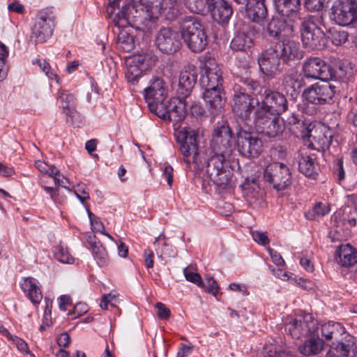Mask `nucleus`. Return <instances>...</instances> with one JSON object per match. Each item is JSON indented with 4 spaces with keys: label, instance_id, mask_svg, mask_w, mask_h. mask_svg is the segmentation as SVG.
<instances>
[{
    "label": "nucleus",
    "instance_id": "obj_1",
    "mask_svg": "<svg viewBox=\"0 0 357 357\" xmlns=\"http://www.w3.org/2000/svg\"><path fill=\"white\" fill-rule=\"evenodd\" d=\"M199 129L184 128L177 134L179 150L183 161L190 166L195 165V169H201L206 163V173L209 179L222 190L232 187L233 172L226 158L229 157L234 147V140L230 128L222 126L215 130L211 141L209 157L199 147Z\"/></svg>",
    "mask_w": 357,
    "mask_h": 357
},
{
    "label": "nucleus",
    "instance_id": "obj_2",
    "mask_svg": "<svg viewBox=\"0 0 357 357\" xmlns=\"http://www.w3.org/2000/svg\"><path fill=\"white\" fill-rule=\"evenodd\" d=\"M319 328L324 343L330 347L325 357H355L357 347L354 337L340 323L330 321Z\"/></svg>",
    "mask_w": 357,
    "mask_h": 357
},
{
    "label": "nucleus",
    "instance_id": "obj_3",
    "mask_svg": "<svg viewBox=\"0 0 357 357\" xmlns=\"http://www.w3.org/2000/svg\"><path fill=\"white\" fill-rule=\"evenodd\" d=\"M253 121L257 130L269 137L282 133L284 125L280 118L263 101L256 100L253 109Z\"/></svg>",
    "mask_w": 357,
    "mask_h": 357
},
{
    "label": "nucleus",
    "instance_id": "obj_4",
    "mask_svg": "<svg viewBox=\"0 0 357 357\" xmlns=\"http://www.w3.org/2000/svg\"><path fill=\"white\" fill-rule=\"evenodd\" d=\"M181 36L187 46L194 52H200L207 44V36L202 25L192 17H185L180 22Z\"/></svg>",
    "mask_w": 357,
    "mask_h": 357
},
{
    "label": "nucleus",
    "instance_id": "obj_5",
    "mask_svg": "<svg viewBox=\"0 0 357 357\" xmlns=\"http://www.w3.org/2000/svg\"><path fill=\"white\" fill-rule=\"evenodd\" d=\"M319 17L307 15L301 19V33L303 45L310 49H319L325 45L324 32L318 27Z\"/></svg>",
    "mask_w": 357,
    "mask_h": 357
},
{
    "label": "nucleus",
    "instance_id": "obj_6",
    "mask_svg": "<svg viewBox=\"0 0 357 357\" xmlns=\"http://www.w3.org/2000/svg\"><path fill=\"white\" fill-rule=\"evenodd\" d=\"M331 18L340 26L357 29V4L352 0H336L331 7Z\"/></svg>",
    "mask_w": 357,
    "mask_h": 357
},
{
    "label": "nucleus",
    "instance_id": "obj_7",
    "mask_svg": "<svg viewBox=\"0 0 357 357\" xmlns=\"http://www.w3.org/2000/svg\"><path fill=\"white\" fill-rule=\"evenodd\" d=\"M264 179L273 184L278 191L283 190L291 183V174L289 167L282 162H272L264 171Z\"/></svg>",
    "mask_w": 357,
    "mask_h": 357
},
{
    "label": "nucleus",
    "instance_id": "obj_8",
    "mask_svg": "<svg viewBox=\"0 0 357 357\" xmlns=\"http://www.w3.org/2000/svg\"><path fill=\"white\" fill-rule=\"evenodd\" d=\"M304 77L307 79L331 80L335 78V72L331 66L319 57H310L303 65Z\"/></svg>",
    "mask_w": 357,
    "mask_h": 357
},
{
    "label": "nucleus",
    "instance_id": "obj_9",
    "mask_svg": "<svg viewBox=\"0 0 357 357\" xmlns=\"http://www.w3.org/2000/svg\"><path fill=\"white\" fill-rule=\"evenodd\" d=\"M335 93V86L324 81L317 82L305 89L303 96L305 100L313 105H324L329 102Z\"/></svg>",
    "mask_w": 357,
    "mask_h": 357
},
{
    "label": "nucleus",
    "instance_id": "obj_10",
    "mask_svg": "<svg viewBox=\"0 0 357 357\" xmlns=\"http://www.w3.org/2000/svg\"><path fill=\"white\" fill-rule=\"evenodd\" d=\"M54 26V17L50 11H41L38 13L32 28L31 38L36 43H43L50 38Z\"/></svg>",
    "mask_w": 357,
    "mask_h": 357
},
{
    "label": "nucleus",
    "instance_id": "obj_11",
    "mask_svg": "<svg viewBox=\"0 0 357 357\" xmlns=\"http://www.w3.org/2000/svg\"><path fill=\"white\" fill-rule=\"evenodd\" d=\"M281 57L276 48L272 44L258 59V63L261 73L269 78L275 77L280 73Z\"/></svg>",
    "mask_w": 357,
    "mask_h": 357
},
{
    "label": "nucleus",
    "instance_id": "obj_12",
    "mask_svg": "<svg viewBox=\"0 0 357 357\" xmlns=\"http://www.w3.org/2000/svg\"><path fill=\"white\" fill-rule=\"evenodd\" d=\"M239 152L245 157H257L263 151V142L255 135L241 132L238 137Z\"/></svg>",
    "mask_w": 357,
    "mask_h": 357
},
{
    "label": "nucleus",
    "instance_id": "obj_13",
    "mask_svg": "<svg viewBox=\"0 0 357 357\" xmlns=\"http://www.w3.org/2000/svg\"><path fill=\"white\" fill-rule=\"evenodd\" d=\"M155 44L161 52L166 54L177 52L181 46L178 33L170 28H162L158 31Z\"/></svg>",
    "mask_w": 357,
    "mask_h": 357
},
{
    "label": "nucleus",
    "instance_id": "obj_14",
    "mask_svg": "<svg viewBox=\"0 0 357 357\" xmlns=\"http://www.w3.org/2000/svg\"><path fill=\"white\" fill-rule=\"evenodd\" d=\"M255 101L245 92L235 93L232 101V111L242 121L248 120L255 107Z\"/></svg>",
    "mask_w": 357,
    "mask_h": 357
},
{
    "label": "nucleus",
    "instance_id": "obj_15",
    "mask_svg": "<svg viewBox=\"0 0 357 357\" xmlns=\"http://www.w3.org/2000/svg\"><path fill=\"white\" fill-rule=\"evenodd\" d=\"M205 75L201 82L205 88H222V73L219 65L214 59H208L204 63Z\"/></svg>",
    "mask_w": 357,
    "mask_h": 357
},
{
    "label": "nucleus",
    "instance_id": "obj_16",
    "mask_svg": "<svg viewBox=\"0 0 357 357\" xmlns=\"http://www.w3.org/2000/svg\"><path fill=\"white\" fill-rule=\"evenodd\" d=\"M282 60L288 63L291 61L301 59L303 52L300 50V44L291 38H284L273 44Z\"/></svg>",
    "mask_w": 357,
    "mask_h": 357
},
{
    "label": "nucleus",
    "instance_id": "obj_17",
    "mask_svg": "<svg viewBox=\"0 0 357 357\" xmlns=\"http://www.w3.org/2000/svg\"><path fill=\"white\" fill-rule=\"evenodd\" d=\"M148 57L146 54H137L127 59L126 77L129 82H136L143 72L148 68Z\"/></svg>",
    "mask_w": 357,
    "mask_h": 357
},
{
    "label": "nucleus",
    "instance_id": "obj_18",
    "mask_svg": "<svg viewBox=\"0 0 357 357\" xmlns=\"http://www.w3.org/2000/svg\"><path fill=\"white\" fill-rule=\"evenodd\" d=\"M208 12L211 13L214 21L224 25L229 22L233 13V8L225 0H210Z\"/></svg>",
    "mask_w": 357,
    "mask_h": 357
},
{
    "label": "nucleus",
    "instance_id": "obj_19",
    "mask_svg": "<svg viewBox=\"0 0 357 357\" xmlns=\"http://www.w3.org/2000/svg\"><path fill=\"white\" fill-rule=\"evenodd\" d=\"M277 116L280 115L288 109V101L285 96L278 91L266 89L264 91V99L261 100Z\"/></svg>",
    "mask_w": 357,
    "mask_h": 357
},
{
    "label": "nucleus",
    "instance_id": "obj_20",
    "mask_svg": "<svg viewBox=\"0 0 357 357\" xmlns=\"http://www.w3.org/2000/svg\"><path fill=\"white\" fill-rule=\"evenodd\" d=\"M149 86L144 89V98L146 102L157 100L158 101L167 99L168 89L162 78L153 77L149 82Z\"/></svg>",
    "mask_w": 357,
    "mask_h": 357
},
{
    "label": "nucleus",
    "instance_id": "obj_21",
    "mask_svg": "<svg viewBox=\"0 0 357 357\" xmlns=\"http://www.w3.org/2000/svg\"><path fill=\"white\" fill-rule=\"evenodd\" d=\"M203 98L212 114L216 115L221 112L225 102V93L222 88H205Z\"/></svg>",
    "mask_w": 357,
    "mask_h": 357
},
{
    "label": "nucleus",
    "instance_id": "obj_22",
    "mask_svg": "<svg viewBox=\"0 0 357 357\" xmlns=\"http://www.w3.org/2000/svg\"><path fill=\"white\" fill-rule=\"evenodd\" d=\"M171 4L169 0H147L144 4L146 17L150 20L154 21L158 20L162 13L167 9L169 10V13H172V16L176 15L178 12V5L174 7V13H173V9L169 8Z\"/></svg>",
    "mask_w": 357,
    "mask_h": 357
},
{
    "label": "nucleus",
    "instance_id": "obj_23",
    "mask_svg": "<svg viewBox=\"0 0 357 357\" xmlns=\"http://www.w3.org/2000/svg\"><path fill=\"white\" fill-rule=\"evenodd\" d=\"M197 77L196 68L194 66L185 67L178 77V91L183 96H188L194 87Z\"/></svg>",
    "mask_w": 357,
    "mask_h": 357
},
{
    "label": "nucleus",
    "instance_id": "obj_24",
    "mask_svg": "<svg viewBox=\"0 0 357 357\" xmlns=\"http://www.w3.org/2000/svg\"><path fill=\"white\" fill-rule=\"evenodd\" d=\"M245 10L248 17L255 22H261L267 15L265 0H250Z\"/></svg>",
    "mask_w": 357,
    "mask_h": 357
},
{
    "label": "nucleus",
    "instance_id": "obj_25",
    "mask_svg": "<svg viewBox=\"0 0 357 357\" xmlns=\"http://www.w3.org/2000/svg\"><path fill=\"white\" fill-rule=\"evenodd\" d=\"M26 296L33 305H38L43 299V294L36 279L29 277L23 279L20 284Z\"/></svg>",
    "mask_w": 357,
    "mask_h": 357
},
{
    "label": "nucleus",
    "instance_id": "obj_26",
    "mask_svg": "<svg viewBox=\"0 0 357 357\" xmlns=\"http://www.w3.org/2000/svg\"><path fill=\"white\" fill-rule=\"evenodd\" d=\"M336 260L342 266H351L357 262V250L349 244L341 245L336 251Z\"/></svg>",
    "mask_w": 357,
    "mask_h": 357
},
{
    "label": "nucleus",
    "instance_id": "obj_27",
    "mask_svg": "<svg viewBox=\"0 0 357 357\" xmlns=\"http://www.w3.org/2000/svg\"><path fill=\"white\" fill-rule=\"evenodd\" d=\"M310 338L298 347L299 352L305 356H315L324 349V340L319 337V333L316 336H309Z\"/></svg>",
    "mask_w": 357,
    "mask_h": 357
},
{
    "label": "nucleus",
    "instance_id": "obj_28",
    "mask_svg": "<svg viewBox=\"0 0 357 357\" xmlns=\"http://www.w3.org/2000/svg\"><path fill=\"white\" fill-rule=\"evenodd\" d=\"M169 119L167 121L175 123L181 122L187 114L185 104L179 98H174L169 100Z\"/></svg>",
    "mask_w": 357,
    "mask_h": 357
},
{
    "label": "nucleus",
    "instance_id": "obj_29",
    "mask_svg": "<svg viewBox=\"0 0 357 357\" xmlns=\"http://www.w3.org/2000/svg\"><path fill=\"white\" fill-rule=\"evenodd\" d=\"M299 318L303 328V337L318 335L319 324L311 314L302 312L299 314Z\"/></svg>",
    "mask_w": 357,
    "mask_h": 357
},
{
    "label": "nucleus",
    "instance_id": "obj_30",
    "mask_svg": "<svg viewBox=\"0 0 357 357\" xmlns=\"http://www.w3.org/2000/svg\"><path fill=\"white\" fill-rule=\"evenodd\" d=\"M88 243L90 245L93 258L99 266H106L109 262L107 253L100 241L95 238H89Z\"/></svg>",
    "mask_w": 357,
    "mask_h": 357
},
{
    "label": "nucleus",
    "instance_id": "obj_31",
    "mask_svg": "<svg viewBox=\"0 0 357 357\" xmlns=\"http://www.w3.org/2000/svg\"><path fill=\"white\" fill-rule=\"evenodd\" d=\"M314 155L302 154L298 162L299 171L307 177H314L317 174Z\"/></svg>",
    "mask_w": 357,
    "mask_h": 357
},
{
    "label": "nucleus",
    "instance_id": "obj_32",
    "mask_svg": "<svg viewBox=\"0 0 357 357\" xmlns=\"http://www.w3.org/2000/svg\"><path fill=\"white\" fill-rule=\"evenodd\" d=\"M253 45L251 36L244 32L236 33L232 39L230 47L235 51H247Z\"/></svg>",
    "mask_w": 357,
    "mask_h": 357
},
{
    "label": "nucleus",
    "instance_id": "obj_33",
    "mask_svg": "<svg viewBox=\"0 0 357 357\" xmlns=\"http://www.w3.org/2000/svg\"><path fill=\"white\" fill-rule=\"evenodd\" d=\"M169 100L158 101L157 100L147 102L149 110L154 113L159 118L167 121L169 119Z\"/></svg>",
    "mask_w": 357,
    "mask_h": 357
},
{
    "label": "nucleus",
    "instance_id": "obj_34",
    "mask_svg": "<svg viewBox=\"0 0 357 357\" xmlns=\"http://www.w3.org/2000/svg\"><path fill=\"white\" fill-rule=\"evenodd\" d=\"M181 1L192 13L204 15L208 12L210 0H178V5Z\"/></svg>",
    "mask_w": 357,
    "mask_h": 357
},
{
    "label": "nucleus",
    "instance_id": "obj_35",
    "mask_svg": "<svg viewBox=\"0 0 357 357\" xmlns=\"http://www.w3.org/2000/svg\"><path fill=\"white\" fill-rule=\"evenodd\" d=\"M285 331L292 338L298 340L303 337L299 314H297L294 318H290L289 321L285 323Z\"/></svg>",
    "mask_w": 357,
    "mask_h": 357
},
{
    "label": "nucleus",
    "instance_id": "obj_36",
    "mask_svg": "<svg viewBox=\"0 0 357 357\" xmlns=\"http://www.w3.org/2000/svg\"><path fill=\"white\" fill-rule=\"evenodd\" d=\"M286 27L287 24L284 20L273 17L268 23L266 30L269 36L278 38Z\"/></svg>",
    "mask_w": 357,
    "mask_h": 357
},
{
    "label": "nucleus",
    "instance_id": "obj_37",
    "mask_svg": "<svg viewBox=\"0 0 357 357\" xmlns=\"http://www.w3.org/2000/svg\"><path fill=\"white\" fill-rule=\"evenodd\" d=\"M263 357H296V356L288 351L278 349L276 345L268 343L266 344L261 351Z\"/></svg>",
    "mask_w": 357,
    "mask_h": 357
},
{
    "label": "nucleus",
    "instance_id": "obj_38",
    "mask_svg": "<svg viewBox=\"0 0 357 357\" xmlns=\"http://www.w3.org/2000/svg\"><path fill=\"white\" fill-rule=\"evenodd\" d=\"M63 112L68 116L73 117L75 114V98L73 95L61 93L60 96Z\"/></svg>",
    "mask_w": 357,
    "mask_h": 357
},
{
    "label": "nucleus",
    "instance_id": "obj_39",
    "mask_svg": "<svg viewBox=\"0 0 357 357\" xmlns=\"http://www.w3.org/2000/svg\"><path fill=\"white\" fill-rule=\"evenodd\" d=\"M118 47L126 52H129L135 47L134 39L132 36L125 31H121L118 35Z\"/></svg>",
    "mask_w": 357,
    "mask_h": 357
},
{
    "label": "nucleus",
    "instance_id": "obj_40",
    "mask_svg": "<svg viewBox=\"0 0 357 357\" xmlns=\"http://www.w3.org/2000/svg\"><path fill=\"white\" fill-rule=\"evenodd\" d=\"M282 3L278 10L282 16L289 17L295 14L300 6V0H285Z\"/></svg>",
    "mask_w": 357,
    "mask_h": 357
},
{
    "label": "nucleus",
    "instance_id": "obj_41",
    "mask_svg": "<svg viewBox=\"0 0 357 357\" xmlns=\"http://www.w3.org/2000/svg\"><path fill=\"white\" fill-rule=\"evenodd\" d=\"M8 55V47L2 42H0V81L3 80L7 76L8 70L7 60Z\"/></svg>",
    "mask_w": 357,
    "mask_h": 357
},
{
    "label": "nucleus",
    "instance_id": "obj_42",
    "mask_svg": "<svg viewBox=\"0 0 357 357\" xmlns=\"http://www.w3.org/2000/svg\"><path fill=\"white\" fill-rule=\"evenodd\" d=\"M314 142H312V145L314 149L319 151H325L328 149L331 142L332 136L330 135L327 136L324 133H319L317 136L313 137Z\"/></svg>",
    "mask_w": 357,
    "mask_h": 357
},
{
    "label": "nucleus",
    "instance_id": "obj_43",
    "mask_svg": "<svg viewBox=\"0 0 357 357\" xmlns=\"http://www.w3.org/2000/svg\"><path fill=\"white\" fill-rule=\"evenodd\" d=\"M330 210V206L328 204L318 202L308 211L307 216V218L311 220L319 219L328 214Z\"/></svg>",
    "mask_w": 357,
    "mask_h": 357
},
{
    "label": "nucleus",
    "instance_id": "obj_44",
    "mask_svg": "<svg viewBox=\"0 0 357 357\" xmlns=\"http://www.w3.org/2000/svg\"><path fill=\"white\" fill-rule=\"evenodd\" d=\"M54 254L55 258L61 263L73 264L74 262V258L69 253L68 248L62 245H59L55 248Z\"/></svg>",
    "mask_w": 357,
    "mask_h": 357
},
{
    "label": "nucleus",
    "instance_id": "obj_45",
    "mask_svg": "<svg viewBox=\"0 0 357 357\" xmlns=\"http://www.w3.org/2000/svg\"><path fill=\"white\" fill-rule=\"evenodd\" d=\"M155 251L159 257H162L163 255L169 256L171 255V247H169L166 241L164 234H160L154 242Z\"/></svg>",
    "mask_w": 357,
    "mask_h": 357
},
{
    "label": "nucleus",
    "instance_id": "obj_46",
    "mask_svg": "<svg viewBox=\"0 0 357 357\" xmlns=\"http://www.w3.org/2000/svg\"><path fill=\"white\" fill-rule=\"evenodd\" d=\"M331 39L335 45L339 46L345 43L348 39V33L342 29H333L330 31Z\"/></svg>",
    "mask_w": 357,
    "mask_h": 357
},
{
    "label": "nucleus",
    "instance_id": "obj_47",
    "mask_svg": "<svg viewBox=\"0 0 357 357\" xmlns=\"http://www.w3.org/2000/svg\"><path fill=\"white\" fill-rule=\"evenodd\" d=\"M183 274L188 281L197 284L199 287H204V282L200 275L197 272L192 271V267L188 266L185 268L183 269Z\"/></svg>",
    "mask_w": 357,
    "mask_h": 357
},
{
    "label": "nucleus",
    "instance_id": "obj_48",
    "mask_svg": "<svg viewBox=\"0 0 357 357\" xmlns=\"http://www.w3.org/2000/svg\"><path fill=\"white\" fill-rule=\"evenodd\" d=\"M6 338L17 347L19 351L26 354L30 353L27 343L22 338L10 333Z\"/></svg>",
    "mask_w": 357,
    "mask_h": 357
},
{
    "label": "nucleus",
    "instance_id": "obj_49",
    "mask_svg": "<svg viewBox=\"0 0 357 357\" xmlns=\"http://www.w3.org/2000/svg\"><path fill=\"white\" fill-rule=\"evenodd\" d=\"M202 288H205L206 291L214 296L219 291V287L217 282L214 280L213 278L210 276H206L204 279V287Z\"/></svg>",
    "mask_w": 357,
    "mask_h": 357
},
{
    "label": "nucleus",
    "instance_id": "obj_50",
    "mask_svg": "<svg viewBox=\"0 0 357 357\" xmlns=\"http://www.w3.org/2000/svg\"><path fill=\"white\" fill-rule=\"evenodd\" d=\"M35 167L40 172L48 174L50 176L53 174H58V169L54 166H50L43 160H37Z\"/></svg>",
    "mask_w": 357,
    "mask_h": 357
},
{
    "label": "nucleus",
    "instance_id": "obj_51",
    "mask_svg": "<svg viewBox=\"0 0 357 357\" xmlns=\"http://www.w3.org/2000/svg\"><path fill=\"white\" fill-rule=\"evenodd\" d=\"M74 193L83 204L90 198L88 188L84 184H78L74 190Z\"/></svg>",
    "mask_w": 357,
    "mask_h": 357
},
{
    "label": "nucleus",
    "instance_id": "obj_52",
    "mask_svg": "<svg viewBox=\"0 0 357 357\" xmlns=\"http://www.w3.org/2000/svg\"><path fill=\"white\" fill-rule=\"evenodd\" d=\"M334 174L337 180L340 182L345 178V171L343 166V159L342 158L337 159L333 167Z\"/></svg>",
    "mask_w": 357,
    "mask_h": 357
},
{
    "label": "nucleus",
    "instance_id": "obj_53",
    "mask_svg": "<svg viewBox=\"0 0 357 357\" xmlns=\"http://www.w3.org/2000/svg\"><path fill=\"white\" fill-rule=\"evenodd\" d=\"M326 0H305V7L310 11H319L324 8Z\"/></svg>",
    "mask_w": 357,
    "mask_h": 357
},
{
    "label": "nucleus",
    "instance_id": "obj_54",
    "mask_svg": "<svg viewBox=\"0 0 357 357\" xmlns=\"http://www.w3.org/2000/svg\"><path fill=\"white\" fill-rule=\"evenodd\" d=\"M117 10L118 11L112 15L111 19L116 26L123 27L127 24L128 20L123 12L121 11L119 9Z\"/></svg>",
    "mask_w": 357,
    "mask_h": 357
},
{
    "label": "nucleus",
    "instance_id": "obj_55",
    "mask_svg": "<svg viewBox=\"0 0 357 357\" xmlns=\"http://www.w3.org/2000/svg\"><path fill=\"white\" fill-rule=\"evenodd\" d=\"M252 236L255 242L263 245H267L269 243V238L266 232L255 231L252 232Z\"/></svg>",
    "mask_w": 357,
    "mask_h": 357
},
{
    "label": "nucleus",
    "instance_id": "obj_56",
    "mask_svg": "<svg viewBox=\"0 0 357 357\" xmlns=\"http://www.w3.org/2000/svg\"><path fill=\"white\" fill-rule=\"evenodd\" d=\"M155 307L158 310V317L160 319H167L169 318L171 315L170 310L166 307V305L162 303H157L155 304Z\"/></svg>",
    "mask_w": 357,
    "mask_h": 357
},
{
    "label": "nucleus",
    "instance_id": "obj_57",
    "mask_svg": "<svg viewBox=\"0 0 357 357\" xmlns=\"http://www.w3.org/2000/svg\"><path fill=\"white\" fill-rule=\"evenodd\" d=\"M33 63H37L48 77L52 79L53 77L55 76L54 73L51 71L50 64L45 60L41 61L40 59H36V61H33Z\"/></svg>",
    "mask_w": 357,
    "mask_h": 357
},
{
    "label": "nucleus",
    "instance_id": "obj_58",
    "mask_svg": "<svg viewBox=\"0 0 357 357\" xmlns=\"http://www.w3.org/2000/svg\"><path fill=\"white\" fill-rule=\"evenodd\" d=\"M268 252L271 257L272 261L277 266H283L284 264V260L282 257L281 255L273 249L268 248Z\"/></svg>",
    "mask_w": 357,
    "mask_h": 357
},
{
    "label": "nucleus",
    "instance_id": "obj_59",
    "mask_svg": "<svg viewBox=\"0 0 357 357\" xmlns=\"http://www.w3.org/2000/svg\"><path fill=\"white\" fill-rule=\"evenodd\" d=\"M162 176L167 180V184L172 186L173 183V168L170 165H165L163 168Z\"/></svg>",
    "mask_w": 357,
    "mask_h": 357
},
{
    "label": "nucleus",
    "instance_id": "obj_60",
    "mask_svg": "<svg viewBox=\"0 0 357 357\" xmlns=\"http://www.w3.org/2000/svg\"><path fill=\"white\" fill-rule=\"evenodd\" d=\"M153 252L151 250H144V262L147 268H151L153 266Z\"/></svg>",
    "mask_w": 357,
    "mask_h": 357
},
{
    "label": "nucleus",
    "instance_id": "obj_61",
    "mask_svg": "<svg viewBox=\"0 0 357 357\" xmlns=\"http://www.w3.org/2000/svg\"><path fill=\"white\" fill-rule=\"evenodd\" d=\"M8 9L9 11L15 12L19 14H22L24 12V6L17 1H15L8 4Z\"/></svg>",
    "mask_w": 357,
    "mask_h": 357
},
{
    "label": "nucleus",
    "instance_id": "obj_62",
    "mask_svg": "<svg viewBox=\"0 0 357 357\" xmlns=\"http://www.w3.org/2000/svg\"><path fill=\"white\" fill-rule=\"evenodd\" d=\"M109 2L108 6H107V13L109 18H112V15L116 13V10H119V5L118 3L119 1L114 0H109Z\"/></svg>",
    "mask_w": 357,
    "mask_h": 357
},
{
    "label": "nucleus",
    "instance_id": "obj_63",
    "mask_svg": "<svg viewBox=\"0 0 357 357\" xmlns=\"http://www.w3.org/2000/svg\"><path fill=\"white\" fill-rule=\"evenodd\" d=\"M70 336L67 333H61L57 338V344L60 347H67L70 343Z\"/></svg>",
    "mask_w": 357,
    "mask_h": 357
},
{
    "label": "nucleus",
    "instance_id": "obj_64",
    "mask_svg": "<svg viewBox=\"0 0 357 357\" xmlns=\"http://www.w3.org/2000/svg\"><path fill=\"white\" fill-rule=\"evenodd\" d=\"M192 350V346L182 344L177 352L176 357H186L191 354Z\"/></svg>",
    "mask_w": 357,
    "mask_h": 357
}]
</instances>
